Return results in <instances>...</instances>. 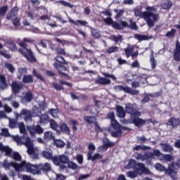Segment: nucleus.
I'll list each match as a JSON object with an SVG mask.
<instances>
[{
	"mask_svg": "<svg viewBox=\"0 0 180 180\" xmlns=\"http://www.w3.org/2000/svg\"><path fill=\"white\" fill-rule=\"evenodd\" d=\"M135 16H139L143 19L148 27H154L155 22L160 19V15L157 14V8L153 6H146V11H142L141 8H134Z\"/></svg>",
	"mask_w": 180,
	"mask_h": 180,
	"instance_id": "nucleus-1",
	"label": "nucleus"
},
{
	"mask_svg": "<svg viewBox=\"0 0 180 180\" xmlns=\"http://www.w3.org/2000/svg\"><path fill=\"white\" fill-rule=\"evenodd\" d=\"M18 129L21 134H26V127L23 122L18 123ZM12 139L15 141L18 146H25L27 148V153L29 155H33L34 154V146L33 145V141L30 140V137L27 136H23L20 137L19 136H12Z\"/></svg>",
	"mask_w": 180,
	"mask_h": 180,
	"instance_id": "nucleus-2",
	"label": "nucleus"
},
{
	"mask_svg": "<svg viewBox=\"0 0 180 180\" xmlns=\"http://www.w3.org/2000/svg\"><path fill=\"white\" fill-rule=\"evenodd\" d=\"M25 43L32 44L34 43V41L30 38H24L23 41L20 43L19 45L22 48L20 49V53L27 58V61L30 63H36V57H34L32 50L27 49V45Z\"/></svg>",
	"mask_w": 180,
	"mask_h": 180,
	"instance_id": "nucleus-3",
	"label": "nucleus"
},
{
	"mask_svg": "<svg viewBox=\"0 0 180 180\" xmlns=\"http://www.w3.org/2000/svg\"><path fill=\"white\" fill-rule=\"evenodd\" d=\"M39 165H32L26 161H22L20 166L16 167L17 172H23V171H26L30 174H32V175H37L40 172L39 169Z\"/></svg>",
	"mask_w": 180,
	"mask_h": 180,
	"instance_id": "nucleus-4",
	"label": "nucleus"
},
{
	"mask_svg": "<svg viewBox=\"0 0 180 180\" xmlns=\"http://www.w3.org/2000/svg\"><path fill=\"white\" fill-rule=\"evenodd\" d=\"M125 168L127 169H130V168H135V171H136L138 174H146V175H150V174H151L150 169L146 167L144 164L138 163L136 165V160L133 159L129 160V164L128 165L125 166Z\"/></svg>",
	"mask_w": 180,
	"mask_h": 180,
	"instance_id": "nucleus-5",
	"label": "nucleus"
},
{
	"mask_svg": "<svg viewBox=\"0 0 180 180\" xmlns=\"http://www.w3.org/2000/svg\"><path fill=\"white\" fill-rule=\"evenodd\" d=\"M108 119L111 120V125L115 129V130L111 133L113 137H119L122 136V129L120 128V124H118L117 121L115 120V112H110L108 115Z\"/></svg>",
	"mask_w": 180,
	"mask_h": 180,
	"instance_id": "nucleus-6",
	"label": "nucleus"
},
{
	"mask_svg": "<svg viewBox=\"0 0 180 180\" xmlns=\"http://www.w3.org/2000/svg\"><path fill=\"white\" fill-rule=\"evenodd\" d=\"M0 151L5 153V155L8 157H12L15 161H20L22 160V156L19 153L14 152L12 153V149L8 146H4L2 143H0Z\"/></svg>",
	"mask_w": 180,
	"mask_h": 180,
	"instance_id": "nucleus-7",
	"label": "nucleus"
},
{
	"mask_svg": "<svg viewBox=\"0 0 180 180\" xmlns=\"http://www.w3.org/2000/svg\"><path fill=\"white\" fill-rule=\"evenodd\" d=\"M89 151L87 153V160L89 161H96V160H102L103 156L99 153H95L94 155V151L96 150V146L94 143H90L88 146Z\"/></svg>",
	"mask_w": 180,
	"mask_h": 180,
	"instance_id": "nucleus-8",
	"label": "nucleus"
},
{
	"mask_svg": "<svg viewBox=\"0 0 180 180\" xmlns=\"http://www.w3.org/2000/svg\"><path fill=\"white\" fill-rule=\"evenodd\" d=\"M68 161H70V158L65 155L54 156L53 158V164H55V165H60L61 169H64L65 168V165H64L68 164Z\"/></svg>",
	"mask_w": 180,
	"mask_h": 180,
	"instance_id": "nucleus-9",
	"label": "nucleus"
},
{
	"mask_svg": "<svg viewBox=\"0 0 180 180\" xmlns=\"http://www.w3.org/2000/svg\"><path fill=\"white\" fill-rule=\"evenodd\" d=\"M21 116L25 117V122H32V117H37V116H39V113L35 110L30 112L29 110L23 109L21 111Z\"/></svg>",
	"mask_w": 180,
	"mask_h": 180,
	"instance_id": "nucleus-10",
	"label": "nucleus"
},
{
	"mask_svg": "<svg viewBox=\"0 0 180 180\" xmlns=\"http://www.w3.org/2000/svg\"><path fill=\"white\" fill-rule=\"evenodd\" d=\"M125 110L127 113H129V115H131V119L134 117V116H141V112L137 111L136 105L130 103L126 105Z\"/></svg>",
	"mask_w": 180,
	"mask_h": 180,
	"instance_id": "nucleus-11",
	"label": "nucleus"
},
{
	"mask_svg": "<svg viewBox=\"0 0 180 180\" xmlns=\"http://www.w3.org/2000/svg\"><path fill=\"white\" fill-rule=\"evenodd\" d=\"M27 129L29 130L31 136H34V134H42L44 129L40 125H37L36 127H27Z\"/></svg>",
	"mask_w": 180,
	"mask_h": 180,
	"instance_id": "nucleus-12",
	"label": "nucleus"
},
{
	"mask_svg": "<svg viewBox=\"0 0 180 180\" xmlns=\"http://www.w3.org/2000/svg\"><path fill=\"white\" fill-rule=\"evenodd\" d=\"M55 68H56V70H58L59 74H60V75L62 77H65V78H67V77H68V75H67V68L61 65L60 63H54L53 64Z\"/></svg>",
	"mask_w": 180,
	"mask_h": 180,
	"instance_id": "nucleus-13",
	"label": "nucleus"
},
{
	"mask_svg": "<svg viewBox=\"0 0 180 180\" xmlns=\"http://www.w3.org/2000/svg\"><path fill=\"white\" fill-rule=\"evenodd\" d=\"M1 165L6 171H8V169H9L11 167H13V168L16 171V168H18V167H20V164H18L15 162H8V160H4L1 163Z\"/></svg>",
	"mask_w": 180,
	"mask_h": 180,
	"instance_id": "nucleus-14",
	"label": "nucleus"
},
{
	"mask_svg": "<svg viewBox=\"0 0 180 180\" xmlns=\"http://www.w3.org/2000/svg\"><path fill=\"white\" fill-rule=\"evenodd\" d=\"M132 120V123L135 124L137 127H141V126H144L146 124V120L139 118V116H134V117L131 118Z\"/></svg>",
	"mask_w": 180,
	"mask_h": 180,
	"instance_id": "nucleus-15",
	"label": "nucleus"
},
{
	"mask_svg": "<svg viewBox=\"0 0 180 180\" xmlns=\"http://www.w3.org/2000/svg\"><path fill=\"white\" fill-rule=\"evenodd\" d=\"M180 124V120L178 118H171L168 120L167 126H172V129L178 127Z\"/></svg>",
	"mask_w": 180,
	"mask_h": 180,
	"instance_id": "nucleus-16",
	"label": "nucleus"
},
{
	"mask_svg": "<svg viewBox=\"0 0 180 180\" xmlns=\"http://www.w3.org/2000/svg\"><path fill=\"white\" fill-rule=\"evenodd\" d=\"M84 120L86 122H87V123H95L96 130L97 131H101V127H99L98 123L96 122V119H95V117H84Z\"/></svg>",
	"mask_w": 180,
	"mask_h": 180,
	"instance_id": "nucleus-17",
	"label": "nucleus"
},
{
	"mask_svg": "<svg viewBox=\"0 0 180 180\" xmlns=\"http://www.w3.org/2000/svg\"><path fill=\"white\" fill-rule=\"evenodd\" d=\"M11 88L13 94H19L20 89H22V84H19L16 82H13L11 84Z\"/></svg>",
	"mask_w": 180,
	"mask_h": 180,
	"instance_id": "nucleus-18",
	"label": "nucleus"
},
{
	"mask_svg": "<svg viewBox=\"0 0 180 180\" xmlns=\"http://www.w3.org/2000/svg\"><path fill=\"white\" fill-rule=\"evenodd\" d=\"M42 155L44 158H46V160H52L54 158L53 157V150L50 149H46L42 152Z\"/></svg>",
	"mask_w": 180,
	"mask_h": 180,
	"instance_id": "nucleus-19",
	"label": "nucleus"
},
{
	"mask_svg": "<svg viewBox=\"0 0 180 180\" xmlns=\"http://www.w3.org/2000/svg\"><path fill=\"white\" fill-rule=\"evenodd\" d=\"M136 158L139 161H146V160H150L151 158V153H146V154H137Z\"/></svg>",
	"mask_w": 180,
	"mask_h": 180,
	"instance_id": "nucleus-20",
	"label": "nucleus"
},
{
	"mask_svg": "<svg viewBox=\"0 0 180 180\" xmlns=\"http://www.w3.org/2000/svg\"><path fill=\"white\" fill-rule=\"evenodd\" d=\"M123 92H125V94H129L130 95H139L140 94L139 90H133L129 86H124Z\"/></svg>",
	"mask_w": 180,
	"mask_h": 180,
	"instance_id": "nucleus-21",
	"label": "nucleus"
},
{
	"mask_svg": "<svg viewBox=\"0 0 180 180\" xmlns=\"http://www.w3.org/2000/svg\"><path fill=\"white\" fill-rule=\"evenodd\" d=\"M166 174H167V175L171 176L172 179L173 180H176L178 179V175L176 174V172H175V170H174L171 167H169L166 170Z\"/></svg>",
	"mask_w": 180,
	"mask_h": 180,
	"instance_id": "nucleus-22",
	"label": "nucleus"
},
{
	"mask_svg": "<svg viewBox=\"0 0 180 180\" xmlns=\"http://www.w3.org/2000/svg\"><path fill=\"white\" fill-rule=\"evenodd\" d=\"M18 11H19V8L18 7H14V8L11 10V13L7 14L6 19H8V20L13 19V18L18 15Z\"/></svg>",
	"mask_w": 180,
	"mask_h": 180,
	"instance_id": "nucleus-23",
	"label": "nucleus"
},
{
	"mask_svg": "<svg viewBox=\"0 0 180 180\" xmlns=\"http://www.w3.org/2000/svg\"><path fill=\"white\" fill-rule=\"evenodd\" d=\"M162 151L165 153H171V151H174V148L168 143H160Z\"/></svg>",
	"mask_w": 180,
	"mask_h": 180,
	"instance_id": "nucleus-24",
	"label": "nucleus"
},
{
	"mask_svg": "<svg viewBox=\"0 0 180 180\" xmlns=\"http://www.w3.org/2000/svg\"><path fill=\"white\" fill-rule=\"evenodd\" d=\"M7 88L8 85L6 84L5 76L0 75V91L1 89H6Z\"/></svg>",
	"mask_w": 180,
	"mask_h": 180,
	"instance_id": "nucleus-25",
	"label": "nucleus"
},
{
	"mask_svg": "<svg viewBox=\"0 0 180 180\" xmlns=\"http://www.w3.org/2000/svg\"><path fill=\"white\" fill-rule=\"evenodd\" d=\"M44 139L45 141H50L51 140H54V135H53V132L50 131H45Z\"/></svg>",
	"mask_w": 180,
	"mask_h": 180,
	"instance_id": "nucleus-26",
	"label": "nucleus"
},
{
	"mask_svg": "<svg viewBox=\"0 0 180 180\" xmlns=\"http://www.w3.org/2000/svg\"><path fill=\"white\" fill-rule=\"evenodd\" d=\"M39 167L42 171H51V164L49 162L41 163L39 165Z\"/></svg>",
	"mask_w": 180,
	"mask_h": 180,
	"instance_id": "nucleus-27",
	"label": "nucleus"
},
{
	"mask_svg": "<svg viewBox=\"0 0 180 180\" xmlns=\"http://www.w3.org/2000/svg\"><path fill=\"white\" fill-rule=\"evenodd\" d=\"M69 22L70 23H72L75 26H78L79 23V25H81V26H86V25H88V22L85 20H78L77 21H75V20L70 19V18H69Z\"/></svg>",
	"mask_w": 180,
	"mask_h": 180,
	"instance_id": "nucleus-28",
	"label": "nucleus"
},
{
	"mask_svg": "<svg viewBox=\"0 0 180 180\" xmlns=\"http://www.w3.org/2000/svg\"><path fill=\"white\" fill-rule=\"evenodd\" d=\"M150 63L151 68L155 70V68L157 67V60H155V58H154V52L153 51L150 56Z\"/></svg>",
	"mask_w": 180,
	"mask_h": 180,
	"instance_id": "nucleus-29",
	"label": "nucleus"
},
{
	"mask_svg": "<svg viewBox=\"0 0 180 180\" xmlns=\"http://www.w3.org/2000/svg\"><path fill=\"white\" fill-rule=\"evenodd\" d=\"M60 129L62 133H64L65 134H70V127H68V125L65 123H63L60 125Z\"/></svg>",
	"mask_w": 180,
	"mask_h": 180,
	"instance_id": "nucleus-30",
	"label": "nucleus"
},
{
	"mask_svg": "<svg viewBox=\"0 0 180 180\" xmlns=\"http://www.w3.org/2000/svg\"><path fill=\"white\" fill-rule=\"evenodd\" d=\"M160 161H165L166 162H169L171 161H174V157L171 155H162V158H160Z\"/></svg>",
	"mask_w": 180,
	"mask_h": 180,
	"instance_id": "nucleus-31",
	"label": "nucleus"
},
{
	"mask_svg": "<svg viewBox=\"0 0 180 180\" xmlns=\"http://www.w3.org/2000/svg\"><path fill=\"white\" fill-rule=\"evenodd\" d=\"M116 109L118 117H124L126 112H124V109L123 108V107L117 105L116 107Z\"/></svg>",
	"mask_w": 180,
	"mask_h": 180,
	"instance_id": "nucleus-32",
	"label": "nucleus"
},
{
	"mask_svg": "<svg viewBox=\"0 0 180 180\" xmlns=\"http://www.w3.org/2000/svg\"><path fill=\"white\" fill-rule=\"evenodd\" d=\"M134 37L135 39H136V40H139V41H143V40H150V39H153V36L148 37L141 34H135Z\"/></svg>",
	"mask_w": 180,
	"mask_h": 180,
	"instance_id": "nucleus-33",
	"label": "nucleus"
},
{
	"mask_svg": "<svg viewBox=\"0 0 180 180\" xmlns=\"http://www.w3.org/2000/svg\"><path fill=\"white\" fill-rule=\"evenodd\" d=\"M148 154H150L151 156H150V158H153V157H157L158 158H162V153H161V150H154L153 153L151 152H148Z\"/></svg>",
	"mask_w": 180,
	"mask_h": 180,
	"instance_id": "nucleus-34",
	"label": "nucleus"
},
{
	"mask_svg": "<svg viewBox=\"0 0 180 180\" xmlns=\"http://www.w3.org/2000/svg\"><path fill=\"white\" fill-rule=\"evenodd\" d=\"M133 51H134V46L128 45V46L124 49V52L127 58L131 56Z\"/></svg>",
	"mask_w": 180,
	"mask_h": 180,
	"instance_id": "nucleus-35",
	"label": "nucleus"
},
{
	"mask_svg": "<svg viewBox=\"0 0 180 180\" xmlns=\"http://www.w3.org/2000/svg\"><path fill=\"white\" fill-rule=\"evenodd\" d=\"M22 82H24V84H32V82H33V76L25 75L22 78Z\"/></svg>",
	"mask_w": 180,
	"mask_h": 180,
	"instance_id": "nucleus-36",
	"label": "nucleus"
},
{
	"mask_svg": "<svg viewBox=\"0 0 180 180\" xmlns=\"http://www.w3.org/2000/svg\"><path fill=\"white\" fill-rule=\"evenodd\" d=\"M40 119V123L41 124H47V123H49V122H50L49 118V115H46V114H43L39 117Z\"/></svg>",
	"mask_w": 180,
	"mask_h": 180,
	"instance_id": "nucleus-37",
	"label": "nucleus"
},
{
	"mask_svg": "<svg viewBox=\"0 0 180 180\" xmlns=\"http://www.w3.org/2000/svg\"><path fill=\"white\" fill-rule=\"evenodd\" d=\"M97 82L101 84V85H108V84H110V79L108 78L99 77Z\"/></svg>",
	"mask_w": 180,
	"mask_h": 180,
	"instance_id": "nucleus-38",
	"label": "nucleus"
},
{
	"mask_svg": "<svg viewBox=\"0 0 180 180\" xmlns=\"http://www.w3.org/2000/svg\"><path fill=\"white\" fill-rule=\"evenodd\" d=\"M172 6V2L165 0L162 3V8L164 9H169Z\"/></svg>",
	"mask_w": 180,
	"mask_h": 180,
	"instance_id": "nucleus-39",
	"label": "nucleus"
},
{
	"mask_svg": "<svg viewBox=\"0 0 180 180\" xmlns=\"http://www.w3.org/2000/svg\"><path fill=\"white\" fill-rule=\"evenodd\" d=\"M54 144L58 148H63L65 146V143L61 139H55Z\"/></svg>",
	"mask_w": 180,
	"mask_h": 180,
	"instance_id": "nucleus-40",
	"label": "nucleus"
},
{
	"mask_svg": "<svg viewBox=\"0 0 180 180\" xmlns=\"http://www.w3.org/2000/svg\"><path fill=\"white\" fill-rule=\"evenodd\" d=\"M32 99H33V94H32V92L28 91L24 98L23 101H25V102H32Z\"/></svg>",
	"mask_w": 180,
	"mask_h": 180,
	"instance_id": "nucleus-41",
	"label": "nucleus"
},
{
	"mask_svg": "<svg viewBox=\"0 0 180 180\" xmlns=\"http://www.w3.org/2000/svg\"><path fill=\"white\" fill-rule=\"evenodd\" d=\"M155 168L157 171H160V172H167V169H165V167L164 165H161L160 163H156L155 165Z\"/></svg>",
	"mask_w": 180,
	"mask_h": 180,
	"instance_id": "nucleus-42",
	"label": "nucleus"
},
{
	"mask_svg": "<svg viewBox=\"0 0 180 180\" xmlns=\"http://www.w3.org/2000/svg\"><path fill=\"white\" fill-rule=\"evenodd\" d=\"M103 146H105V147H107L108 148L115 145V143L110 141L109 139H103Z\"/></svg>",
	"mask_w": 180,
	"mask_h": 180,
	"instance_id": "nucleus-43",
	"label": "nucleus"
},
{
	"mask_svg": "<svg viewBox=\"0 0 180 180\" xmlns=\"http://www.w3.org/2000/svg\"><path fill=\"white\" fill-rule=\"evenodd\" d=\"M49 122L52 130H57V129H58V124H57L54 120H51Z\"/></svg>",
	"mask_w": 180,
	"mask_h": 180,
	"instance_id": "nucleus-44",
	"label": "nucleus"
},
{
	"mask_svg": "<svg viewBox=\"0 0 180 180\" xmlns=\"http://www.w3.org/2000/svg\"><path fill=\"white\" fill-rule=\"evenodd\" d=\"M147 148H148L147 146L141 145H138L133 147V149L135 150L136 151H139L140 150H141L142 151H146Z\"/></svg>",
	"mask_w": 180,
	"mask_h": 180,
	"instance_id": "nucleus-45",
	"label": "nucleus"
},
{
	"mask_svg": "<svg viewBox=\"0 0 180 180\" xmlns=\"http://www.w3.org/2000/svg\"><path fill=\"white\" fill-rule=\"evenodd\" d=\"M7 47L10 50H12L13 51H15V50H16V45L15 44V42H13V41H10V42L7 43Z\"/></svg>",
	"mask_w": 180,
	"mask_h": 180,
	"instance_id": "nucleus-46",
	"label": "nucleus"
},
{
	"mask_svg": "<svg viewBox=\"0 0 180 180\" xmlns=\"http://www.w3.org/2000/svg\"><path fill=\"white\" fill-rule=\"evenodd\" d=\"M49 113H51L53 117H58V109H51Z\"/></svg>",
	"mask_w": 180,
	"mask_h": 180,
	"instance_id": "nucleus-47",
	"label": "nucleus"
},
{
	"mask_svg": "<svg viewBox=\"0 0 180 180\" xmlns=\"http://www.w3.org/2000/svg\"><path fill=\"white\" fill-rule=\"evenodd\" d=\"M118 50L119 48H117V46H111L107 50V53H108V54H112V53H116Z\"/></svg>",
	"mask_w": 180,
	"mask_h": 180,
	"instance_id": "nucleus-48",
	"label": "nucleus"
},
{
	"mask_svg": "<svg viewBox=\"0 0 180 180\" xmlns=\"http://www.w3.org/2000/svg\"><path fill=\"white\" fill-rule=\"evenodd\" d=\"M56 61H58V63H60L61 64H68V62H65V60H64V58L61 56H56L55 58Z\"/></svg>",
	"mask_w": 180,
	"mask_h": 180,
	"instance_id": "nucleus-49",
	"label": "nucleus"
},
{
	"mask_svg": "<svg viewBox=\"0 0 180 180\" xmlns=\"http://www.w3.org/2000/svg\"><path fill=\"white\" fill-rule=\"evenodd\" d=\"M69 168H71V169H77L78 168V165L76 163H74L72 162L68 161L67 163Z\"/></svg>",
	"mask_w": 180,
	"mask_h": 180,
	"instance_id": "nucleus-50",
	"label": "nucleus"
},
{
	"mask_svg": "<svg viewBox=\"0 0 180 180\" xmlns=\"http://www.w3.org/2000/svg\"><path fill=\"white\" fill-rule=\"evenodd\" d=\"M33 75H34V77H36L37 78H38V79H40L41 81H44V78L41 77V75H40L39 73L37 72V71H36V70H33L32 71Z\"/></svg>",
	"mask_w": 180,
	"mask_h": 180,
	"instance_id": "nucleus-51",
	"label": "nucleus"
},
{
	"mask_svg": "<svg viewBox=\"0 0 180 180\" xmlns=\"http://www.w3.org/2000/svg\"><path fill=\"white\" fill-rule=\"evenodd\" d=\"M6 11H8V6H6L0 8V18L4 16L5 13H6Z\"/></svg>",
	"mask_w": 180,
	"mask_h": 180,
	"instance_id": "nucleus-52",
	"label": "nucleus"
},
{
	"mask_svg": "<svg viewBox=\"0 0 180 180\" xmlns=\"http://www.w3.org/2000/svg\"><path fill=\"white\" fill-rule=\"evenodd\" d=\"M47 44L48 46H50V44H51V41H50L49 40H45L40 42V46H41V47H44V49H46L47 47Z\"/></svg>",
	"mask_w": 180,
	"mask_h": 180,
	"instance_id": "nucleus-53",
	"label": "nucleus"
},
{
	"mask_svg": "<svg viewBox=\"0 0 180 180\" xmlns=\"http://www.w3.org/2000/svg\"><path fill=\"white\" fill-rule=\"evenodd\" d=\"M19 74L22 75H26L27 74V68H20L18 69Z\"/></svg>",
	"mask_w": 180,
	"mask_h": 180,
	"instance_id": "nucleus-54",
	"label": "nucleus"
},
{
	"mask_svg": "<svg viewBox=\"0 0 180 180\" xmlns=\"http://www.w3.org/2000/svg\"><path fill=\"white\" fill-rule=\"evenodd\" d=\"M110 40H112V41H115V43H117L120 40H122V36L116 37L115 35H112L110 37Z\"/></svg>",
	"mask_w": 180,
	"mask_h": 180,
	"instance_id": "nucleus-55",
	"label": "nucleus"
},
{
	"mask_svg": "<svg viewBox=\"0 0 180 180\" xmlns=\"http://www.w3.org/2000/svg\"><path fill=\"white\" fill-rule=\"evenodd\" d=\"M174 58L175 61H180V51H174Z\"/></svg>",
	"mask_w": 180,
	"mask_h": 180,
	"instance_id": "nucleus-56",
	"label": "nucleus"
},
{
	"mask_svg": "<svg viewBox=\"0 0 180 180\" xmlns=\"http://www.w3.org/2000/svg\"><path fill=\"white\" fill-rule=\"evenodd\" d=\"M5 66H6V68L8 69L10 72H15V68L13 67V65H12V64L6 63Z\"/></svg>",
	"mask_w": 180,
	"mask_h": 180,
	"instance_id": "nucleus-57",
	"label": "nucleus"
},
{
	"mask_svg": "<svg viewBox=\"0 0 180 180\" xmlns=\"http://www.w3.org/2000/svg\"><path fill=\"white\" fill-rule=\"evenodd\" d=\"M13 24L15 27H18V26H20V18H15L13 20Z\"/></svg>",
	"mask_w": 180,
	"mask_h": 180,
	"instance_id": "nucleus-58",
	"label": "nucleus"
},
{
	"mask_svg": "<svg viewBox=\"0 0 180 180\" xmlns=\"http://www.w3.org/2000/svg\"><path fill=\"white\" fill-rule=\"evenodd\" d=\"M1 131L2 136H4L5 137H9L11 136V134H9V131L6 128L2 129Z\"/></svg>",
	"mask_w": 180,
	"mask_h": 180,
	"instance_id": "nucleus-59",
	"label": "nucleus"
},
{
	"mask_svg": "<svg viewBox=\"0 0 180 180\" xmlns=\"http://www.w3.org/2000/svg\"><path fill=\"white\" fill-rule=\"evenodd\" d=\"M9 127H11V129H15V127H16V120H9Z\"/></svg>",
	"mask_w": 180,
	"mask_h": 180,
	"instance_id": "nucleus-60",
	"label": "nucleus"
},
{
	"mask_svg": "<svg viewBox=\"0 0 180 180\" xmlns=\"http://www.w3.org/2000/svg\"><path fill=\"white\" fill-rule=\"evenodd\" d=\"M107 150H108V148L105 145H103L98 148V153H105V151H107Z\"/></svg>",
	"mask_w": 180,
	"mask_h": 180,
	"instance_id": "nucleus-61",
	"label": "nucleus"
},
{
	"mask_svg": "<svg viewBox=\"0 0 180 180\" xmlns=\"http://www.w3.org/2000/svg\"><path fill=\"white\" fill-rule=\"evenodd\" d=\"M0 55L5 57V58H11V55L6 51H0Z\"/></svg>",
	"mask_w": 180,
	"mask_h": 180,
	"instance_id": "nucleus-62",
	"label": "nucleus"
},
{
	"mask_svg": "<svg viewBox=\"0 0 180 180\" xmlns=\"http://www.w3.org/2000/svg\"><path fill=\"white\" fill-rule=\"evenodd\" d=\"M127 175L129 178H136V176H137V173L134 172H128Z\"/></svg>",
	"mask_w": 180,
	"mask_h": 180,
	"instance_id": "nucleus-63",
	"label": "nucleus"
},
{
	"mask_svg": "<svg viewBox=\"0 0 180 180\" xmlns=\"http://www.w3.org/2000/svg\"><path fill=\"white\" fill-rule=\"evenodd\" d=\"M21 179H22V180H34L33 178H32V176H27L26 174L22 175Z\"/></svg>",
	"mask_w": 180,
	"mask_h": 180,
	"instance_id": "nucleus-64",
	"label": "nucleus"
}]
</instances>
